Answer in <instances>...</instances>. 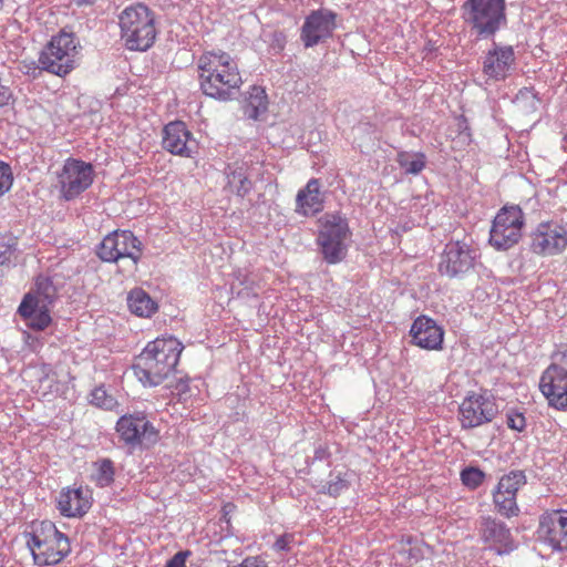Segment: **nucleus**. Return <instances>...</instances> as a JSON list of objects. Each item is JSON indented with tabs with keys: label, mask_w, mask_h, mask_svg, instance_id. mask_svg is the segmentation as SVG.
<instances>
[{
	"label": "nucleus",
	"mask_w": 567,
	"mask_h": 567,
	"mask_svg": "<svg viewBox=\"0 0 567 567\" xmlns=\"http://www.w3.org/2000/svg\"><path fill=\"white\" fill-rule=\"evenodd\" d=\"M202 92L218 101L231 100L243 81L235 59L224 51H206L197 60Z\"/></svg>",
	"instance_id": "obj_1"
},
{
	"label": "nucleus",
	"mask_w": 567,
	"mask_h": 567,
	"mask_svg": "<svg viewBox=\"0 0 567 567\" xmlns=\"http://www.w3.org/2000/svg\"><path fill=\"white\" fill-rule=\"evenodd\" d=\"M183 349L172 336L150 341L134 360V375L144 386L159 385L175 371Z\"/></svg>",
	"instance_id": "obj_2"
},
{
	"label": "nucleus",
	"mask_w": 567,
	"mask_h": 567,
	"mask_svg": "<svg viewBox=\"0 0 567 567\" xmlns=\"http://www.w3.org/2000/svg\"><path fill=\"white\" fill-rule=\"evenodd\" d=\"M121 39L131 51H146L156 39L154 12L145 4L125 8L118 16Z\"/></svg>",
	"instance_id": "obj_3"
},
{
	"label": "nucleus",
	"mask_w": 567,
	"mask_h": 567,
	"mask_svg": "<svg viewBox=\"0 0 567 567\" xmlns=\"http://www.w3.org/2000/svg\"><path fill=\"white\" fill-rule=\"evenodd\" d=\"M461 11L478 39L493 38L507 23L505 0H466Z\"/></svg>",
	"instance_id": "obj_4"
},
{
	"label": "nucleus",
	"mask_w": 567,
	"mask_h": 567,
	"mask_svg": "<svg viewBox=\"0 0 567 567\" xmlns=\"http://www.w3.org/2000/svg\"><path fill=\"white\" fill-rule=\"evenodd\" d=\"M27 545L39 566L55 565L71 551L69 538L51 522H42L40 529L27 534Z\"/></svg>",
	"instance_id": "obj_5"
},
{
	"label": "nucleus",
	"mask_w": 567,
	"mask_h": 567,
	"mask_svg": "<svg viewBox=\"0 0 567 567\" xmlns=\"http://www.w3.org/2000/svg\"><path fill=\"white\" fill-rule=\"evenodd\" d=\"M80 44L71 32L53 35L39 54L40 69L58 76H65L78 65Z\"/></svg>",
	"instance_id": "obj_6"
},
{
	"label": "nucleus",
	"mask_w": 567,
	"mask_h": 567,
	"mask_svg": "<svg viewBox=\"0 0 567 567\" xmlns=\"http://www.w3.org/2000/svg\"><path fill=\"white\" fill-rule=\"evenodd\" d=\"M96 254L106 262L128 259L130 268L135 269L142 256V243L131 230H115L103 238Z\"/></svg>",
	"instance_id": "obj_7"
},
{
	"label": "nucleus",
	"mask_w": 567,
	"mask_h": 567,
	"mask_svg": "<svg viewBox=\"0 0 567 567\" xmlns=\"http://www.w3.org/2000/svg\"><path fill=\"white\" fill-rule=\"evenodd\" d=\"M92 164L69 157L56 172V188L65 200H73L85 192L93 183Z\"/></svg>",
	"instance_id": "obj_8"
},
{
	"label": "nucleus",
	"mask_w": 567,
	"mask_h": 567,
	"mask_svg": "<svg viewBox=\"0 0 567 567\" xmlns=\"http://www.w3.org/2000/svg\"><path fill=\"white\" fill-rule=\"evenodd\" d=\"M524 226V214L518 206L503 207L493 220L489 244L497 250H507L515 246Z\"/></svg>",
	"instance_id": "obj_9"
},
{
	"label": "nucleus",
	"mask_w": 567,
	"mask_h": 567,
	"mask_svg": "<svg viewBox=\"0 0 567 567\" xmlns=\"http://www.w3.org/2000/svg\"><path fill=\"white\" fill-rule=\"evenodd\" d=\"M349 226L346 218L338 214H328L318 235V244L328 264L341 261L347 251L346 238Z\"/></svg>",
	"instance_id": "obj_10"
},
{
	"label": "nucleus",
	"mask_w": 567,
	"mask_h": 567,
	"mask_svg": "<svg viewBox=\"0 0 567 567\" xmlns=\"http://www.w3.org/2000/svg\"><path fill=\"white\" fill-rule=\"evenodd\" d=\"M498 414V408L491 395L471 392L458 405L457 420L463 430H471L491 423Z\"/></svg>",
	"instance_id": "obj_11"
},
{
	"label": "nucleus",
	"mask_w": 567,
	"mask_h": 567,
	"mask_svg": "<svg viewBox=\"0 0 567 567\" xmlns=\"http://www.w3.org/2000/svg\"><path fill=\"white\" fill-rule=\"evenodd\" d=\"M116 432L125 445L150 447L158 440V431L143 413L125 414L116 422Z\"/></svg>",
	"instance_id": "obj_12"
},
{
	"label": "nucleus",
	"mask_w": 567,
	"mask_h": 567,
	"mask_svg": "<svg viewBox=\"0 0 567 567\" xmlns=\"http://www.w3.org/2000/svg\"><path fill=\"white\" fill-rule=\"evenodd\" d=\"M567 248V228L558 221L539 223L530 235V249L540 256H556Z\"/></svg>",
	"instance_id": "obj_13"
},
{
	"label": "nucleus",
	"mask_w": 567,
	"mask_h": 567,
	"mask_svg": "<svg viewBox=\"0 0 567 567\" xmlns=\"http://www.w3.org/2000/svg\"><path fill=\"white\" fill-rule=\"evenodd\" d=\"M538 538L555 551H567V511L553 509L539 517Z\"/></svg>",
	"instance_id": "obj_14"
},
{
	"label": "nucleus",
	"mask_w": 567,
	"mask_h": 567,
	"mask_svg": "<svg viewBox=\"0 0 567 567\" xmlns=\"http://www.w3.org/2000/svg\"><path fill=\"white\" fill-rule=\"evenodd\" d=\"M476 250L461 241H450L445 245L439 270L450 278L458 277L474 267Z\"/></svg>",
	"instance_id": "obj_15"
},
{
	"label": "nucleus",
	"mask_w": 567,
	"mask_h": 567,
	"mask_svg": "<svg viewBox=\"0 0 567 567\" xmlns=\"http://www.w3.org/2000/svg\"><path fill=\"white\" fill-rule=\"evenodd\" d=\"M539 389L550 406L567 410V367L553 362L543 372Z\"/></svg>",
	"instance_id": "obj_16"
},
{
	"label": "nucleus",
	"mask_w": 567,
	"mask_h": 567,
	"mask_svg": "<svg viewBox=\"0 0 567 567\" xmlns=\"http://www.w3.org/2000/svg\"><path fill=\"white\" fill-rule=\"evenodd\" d=\"M337 14L328 9L312 11L306 17L300 38L306 48H312L329 39L336 29Z\"/></svg>",
	"instance_id": "obj_17"
},
{
	"label": "nucleus",
	"mask_w": 567,
	"mask_h": 567,
	"mask_svg": "<svg viewBox=\"0 0 567 567\" xmlns=\"http://www.w3.org/2000/svg\"><path fill=\"white\" fill-rule=\"evenodd\" d=\"M162 144L171 154L183 157H193L197 148L192 133L181 121L171 122L164 127Z\"/></svg>",
	"instance_id": "obj_18"
},
{
	"label": "nucleus",
	"mask_w": 567,
	"mask_h": 567,
	"mask_svg": "<svg viewBox=\"0 0 567 567\" xmlns=\"http://www.w3.org/2000/svg\"><path fill=\"white\" fill-rule=\"evenodd\" d=\"M515 64V52L511 45L493 42L483 60V73L494 81L505 80Z\"/></svg>",
	"instance_id": "obj_19"
},
{
	"label": "nucleus",
	"mask_w": 567,
	"mask_h": 567,
	"mask_svg": "<svg viewBox=\"0 0 567 567\" xmlns=\"http://www.w3.org/2000/svg\"><path fill=\"white\" fill-rule=\"evenodd\" d=\"M480 535L498 555L508 554L515 549V543L505 523L491 516L483 517L480 523Z\"/></svg>",
	"instance_id": "obj_20"
},
{
	"label": "nucleus",
	"mask_w": 567,
	"mask_h": 567,
	"mask_svg": "<svg viewBox=\"0 0 567 567\" xmlns=\"http://www.w3.org/2000/svg\"><path fill=\"white\" fill-rule=\"evenodd\" d=\"M92 506V493L87 487H68L60 492L58 509L65 517H82Z\"/></svg>",
	"instance_id": "obj_21"
},
{
	"label": "nucleus",
	"mask_w": 567,
	"mask_h": 567,
	"mask_svg": "<svg viewBox=\"0 0 567 567\" xmlns=\"http://www.w3.org/2000/svg\"><path fill=\"white\" fill-rule=\"evenodd\" d=\"M410 334L412 342L426 350H441L444 331L436 322L425 316H421L412 323Z\"/></svg>",
	"instance_id": "obj_22"
},
{
	"label": "nucleus",
	"mask_w": 567,
	"mask_h": 567,
	"mask_svg": "<svg viewBox=\"0 0 567 567\" xmlns=\"http://www.w3.org/2000/svg\"><path fill=\"white\" fill-rule=\"evenodd\" d=\"M296 210L303 216L318 214L323 209V195L320 190V181L311 178L301 188L296 197Z\"/></svg>",
	"instance_id": "obj_23"
},
{
	"label": "nucleus",
	"mask_w": 567,
	"mask_h": 567,
	"mask_svg": "<svg viewBox=\"0 0 567 567\" xmlns=\"http://www.w3.org/2000/svg\"><path fill=\"white\" fill-rule=\"evenodd\" d=\"M18 312L28 320V324L34 330H44L51 323L49 307L38 305L31 293L24 296Z\"/></svg>",
	"instance_id": "obj_24"
},
{
	"label": "nucleus",
	"mask_w": 567,
	"mask_h": 567,
	"mask_svg": "<svg viewBox=\"0 0 567 567\" xmlns=\"http://www.w3.org/2000/svg\"><path fill=\"white\" fill-rule=\"evenodd\" d=\"M246 163H234L227 165L225 174L227 187L239 197H245L252 189V183L248 177Z\"/></svg>",
	"instance_id": "obj_25"
},
{
	"label": "nucleus",
	"mask_w": 567,
	"mask_h": 567,
	"mask_svg": "<svg viewBox=\"0 0 567 567\" xmlns=\"http://www.w3.org/2000/svg\"><path fill=\"white\" fill-rule=\"evenodd\" d=\"M130 311L142 318H151L158 310L157 302L142 288L131 290L126 298Z\"/></svg>",
	"instance_id": "obj_26"
},
{
	"label": "nucleus",
	"mask_w": 567,
	"mask_h": 567,
	"mask_svg": "<svg viewBox=\"0 0 567 567\" xmlns=\"http://www.w3.org/2000/svg\"><path fill=\"white\" fill-rule=\"evenodd\" d=\"M268 99L265 90L259 86L251 87L244 105V114L250 120H259L267 112Z\"/></svg>",
	"instance_id": "obj_27"
},
{
	"label": "nucleus",
	"mask_w": 567,
	"mask_h": 567,
	"mask_svg": "<svg viewBox=\"0 0 567 567\" xmlns=\"http://www.w3.org/2000/svg\"><path fill=\"white\" fill-rule=\"evenodd\" d=\"M31 295L38 305L50 307L56 299L58 290L50 278L39 276L35 281V291Z\"/></svg>",
	"instance_id": "obj_28"
},
{
	"label": "nucleus",
	"mask_w": 567,
	"mask_h": 567,
	"mask_svg": "<svg viewBox=\"0 0 567 567\" xmlns=\"http://www.w3.org/2000/svg\"><path fill=\"white\" fill-rule=\"evenodd\" d=\"M351 476L352 473L349 471L331 472L329 481L321 488V493L328 494L332 497H338L350 488Z\"/></svg>",
	"instance_id": "obj_29"
},
{
	"label": "nucleus",
	"mask_w": 567,
	"mask_h": 567,
	"mask_svg": "<svg viewBox=\"0 0 567 567\" xmlns=\"http://www.w3.org/2000/svg\"><path fill=\"white\" fill-rule=\"evenodd\" d=\"M526 483L527 478L523 471H511L508 474H505L499 478L495 491L516 496L519 488H522Z\"/></svg>",
	"instance_id": "obj_30"
},
{
	"label": "nucleus",
	"mask_w": 567,
	"mask_h": 567,
	"mask_svg": "<svg viewBox=\"0 0 567 567\" xmlns=\"http://www.w3.org/2000/svg\"><path fill=\"white\" fill-rule=\"evenodd\" d=\"M396 162L405 174L416 175L424 169L426 157L423 153L400 152Z\"/></svg>",
	"instance_id": "obj_31"
},
{
	"label": "nucleus",
	"mask_w": 567,
	"mask_h": 567,
	"mask_svg": "<svg viewBox=\"0 0 567 567\" xmlns=\"http://www.w3.org/2000/svg\"><path fill=\"white\" fill-rule=\"evenodd\" d=\"M398 553L402 557V563L413 565L423 557V550L417 540L412 537H403L398 545Z\"/></svg>",
	"instance_id": "obj_32"
},
{
	"label": "nucleus",
	"mask_w": 567,
	"mask_h": 567,
	"mask_svg": "<svg viewBox=\"0 0 567 567\" xmlns=\"http://www.w3.org/2000/svg\"><path fill=\"white\" fill-rule=\"evenodd\" d=\"M493 502L497 512L507 518L518 516L519 507L516 502L515 495H507L505 493L494 491Z\"/></svg>",
	"instance_id": "obj_33"
},
{
	"label": "nucleus",
	"mask_w": 567,
	"mask_h": 567,
	"mask_svg": "<svg viewBox=\"0 0 567 567\" xmlns=\"http://www.w3.org/2000/svg\"><path fill=\"white\" fill-rule=\"evenodd\" d=\"M93 481L99 487H106L114 481V464L110 458H103L94 463Z\"/></svg>",
	"instance_id": "obj_34"
},
{
	"label": "nucleus",
	"mask_w": 567,
	"mask_h": 567,
	"mask_svg": "<svg viewBox=\"0 0 567 567\" xmlns=\"http://www.w3.org/2000/svg\"><path fill=\"white\" fill-rule=\"evenodd\" d=\"M231 289L236 291L238 298L246 300L257 298L260 291L256 277L251 275H245L243 279H239L238 286L233 285Z\"/></svg>",
	"instance_id": "obj_35"
},
{
	"label": "nucleus",
	"mask_w": 567,
	"mask_h": 567,
	"mask_svg": "<svg viewBox=\"0 0 567 567\" xmlns=\"http://www.w3.org/2000/svg\"><path fill=\"white\" fill-rule=\"evenodd\" d=\"M18 240L13 236L0 238V266L9 267L17 259Z\"/></svg>",
	"instance_id": "obj_36"
},
{
	"label": "nucleus",
	"mask_w": 567,
	"mask_h": 567,
	"mask_svg": "<svg viewBox=\"0 0 567 567\" xmlns=\"http://www.w3.org/2000/svg\"><path fill=\"white\" fill-rule=\"evenodd\" d=\"M485 474L477 467H466L461 472L462 483L471 488L475 489L482 485Z\"/></svg>",
	"instance_id": "obj_37"
},
{
	"label": "nucleus",
	"mask_w": 567,
	"mask_h": 567,
	"mask_svg": "<svg viewBox=\"0 0 567 567\" xmlns=\"http://www.w3.org/2000/svg\"><path fill=\"white\" fill-rule=\"evenodd\" d=\"M12 182L13 177L10 165L0 161V196L11 188Z\"/></svg>",
	"instance_id": "obj_38"
},
{
	"label": "nucleus",
	"mask_w": 567,
	"mask_h": 567,
	"mask_svg": "<svg viewBox=\"0 0 567 567\" xmlns=\"http://www.w3.org/2000/svg\"><path fill=\"white\" fill-rule=\"evenodd\" d=\"M91 402L104 409H110L113 405V398L109 396L103 388H96L91 393Z\"/></svg>",
	"instance_id": "obj_39"
},
{
	"label": "nucleus",
	"mask_w": 567,
	"mask_h": 567,
	"mask_svg": "<svg viewBox=\"0 0 567 567\" xmlns=\"http://www.w3.org/2000/svg\"><path fill=\"white\" fill-rule=\"evenodd\" d=\"M506 424L509 429L522 432L526 427V419L523 413L511 411L506 415Z\"/></svg>",
	"instance_id": "obj_40"
},
{
	"label": "nucleus",
	"mask_w": 567,
	"mask_h": 567,
	"mask_svg": "<svg viewBox=\"0 0 567 567\" xmlns=\"http://www.w3.org/2000/svg\"><path fill=\"white\" fill-rule=\"evenodd\" d=\"M293 543L295 536L292 534H284L276 539L274 549L277 551H290Z\"/></svg>",
	"instance_id": "obj_41"
},
{
	"label": "nucleus",
	"mask_w": 567,
	"mask_h": 567,
	"mask_svg": "<svg viewBox=\"0 0 567 567\" xmlns=\"http://www.w3.org/2000/svg\"><path fill=\"white\" fill-rule=\"evenodd\" d=\"M190 555L189 550H181L176 553L167 563L165 567H186V559Z\"/></svg>",
	"instance_id": "obj_42"
},
{
	"label": "nucleus",
	"mask_w": 567,
	"mask_h": 567,
	"mask_svg": "<svg viewBox=\"0 0 567 567\" xmlns=\"http://www.w3.org/2000/svg\"><path fill=\"white\" fill-rule=\"evenodd\" d=\"M190 380L188 378L186 379H179L178 382L175 385V390L177 391L181 399L186 400V394L190 391Z\"/></svg>",
	"instance_id": "obj_43"
},
{
	"label": "nucleus",
	"mask_w": 567,
	"mask_h": 567,
	"mask_svg": "<svg viewBox=\"0 0 567 567\" xmlns=\"http://www.w3.org/2000/svg\"><path fill=\"white\" fill-rule=\"evenodd\" d=\"M329 457H330V452L328 451V447L324 445H319L315 450L312 463L316 461H326Z\"/></svg>",
	"instance_id": "obj_44"
},
{
	"label": "nucleus",
	"mask_w": 567,
	"mask_h": 567,
	"mask_svg": "<svg viewBox=\"0 0 567 567\" xmlns=\"http://www.w3.org/2000/svg\"><path fill=\"white\" fill-rule=\"evenodd\" d=\"M11 97L12 94L10 89L2 86L0 89V109L9 105Z\"/></svg>",
	"instance_id": "obj_45"
},
{
	"label": "nucleus",
	"mask_w": 567,
	"mask_h": 567,
	"mask_svg": "<svg viewBox=\"0 0 567 567\" xmlns=\"http://www.w3.org/2000/svg\"><path fill=\"white\" fill-rule=\"evenodd\" d=\"M528 96H532L534 99L536 97V94L534 93L533 89L525 87V89L520 90L519 93H518V97L527 99Z\"/></svg>",
	"instance_id": "obj_46"
},
{
	"label": "nucleus",
	"mask_w": 567,
	"mask_h": 567,
	"mask_svg": "<svg viewBox=\"0 0 567 567\" xmlns=\"http://www.w3.org/2000/svg\"><path fill=\"white\" fill-rule=\"evenodd\" d=\"M41 370H42V373L45 375V377H49V373L52 371L51 367L49 364H43L41 367Z\"/></svg>",
	"instance_id": "obj_47"
},
{
	"label": "nucleus",
	"mask_w": 567,
	"mask_h": 567,
	"mask_svg": "<svg viewBox=\"0 0 567 567\" xmlns=\"http://www.w3.org/2000/svg\"><path fill=\"white\" fill-rule=\"evenodd\" d=\"M4 2H6V0H0V10H2Z\"/></svg>",
	"instance_id": "obj_48"
}]
</instances>
